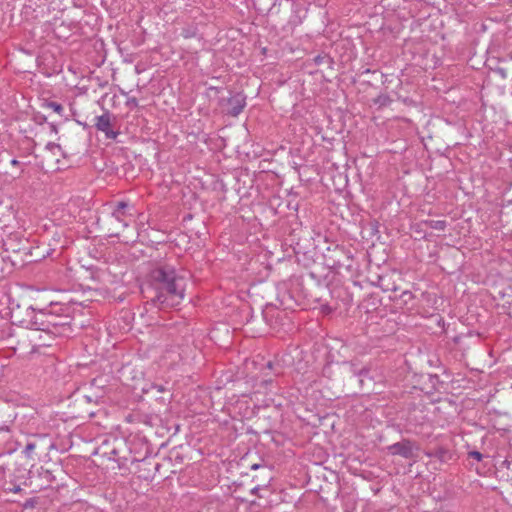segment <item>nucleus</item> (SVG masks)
<instances>
[{
    "label": "nucleus",
    "instance_id": "obj_1",
    "mask_svg": "<svg viewBox=\"0 0 512 512\" xmlns=\"http://www.w3.org/2000/svg\"><path fill=\"white\" fill-rule=\"evenodd\" d=\"M154 285L152 302L160 307H174L184 297L185 279L169 265H161L151 272Z\"/></svg>",
    "mask_w": 512,
    "mask_h": 512
},
{
    "label": "nucleus",
    "instance_id": "obj_2",
    "mask_svg": "<svg viewBox=\"0 0 512 512\" xmlns=\"http://www.w3.org/2000/svg\"><path fill=\"white\" fill-rule=\"evenodd\" d=\"M389 451L393 455H401L405 458L414 456V445L408 441L396 443L389 447Z\"/></svg>",
    "mask_w": 512,
    "mask_h": 512
},
{
    "label": "nucleus",
    "instance_id": "obj_3",
    "mask_svg": "<svg viewBox=\"0 0 512 512\" xmlns=\"http://www.w3.org/2000/svg\"><path fill=\"white\" fill-rule=\"evenodd\" d=\"M95 126L98 130L103 131L108 138L114 139L117 136V133L110 129L111 127V119L109 114H103L96 118Z\"/></svg>",
    "mask_w": 512,
    "mask_h": 512
},
{
    "label": "nucleus",
    "instance_id": "obj_4",
    "mask_svg": "<svg viewBox=\"0 0 512 512\" xmlns=\"http://www.w3.org/2000/svg\"><path fill=\"white\" fill-rule=\"evenodd\" d=\"M128 204L126 202H119L114 210L112 211V218L116 220L122 228H125L129 225L127 221V212Z\"/></svg>",
    "mask_w": 512,
    "mask_h": 512
},
{
    "label": "nucleus",
    "instance_id": "obj_5",
    "mask_svg": "<svg viewBox=\"0 0 512 512\" xmlns=\"http://www.w3.org/2000/svg\"><path fill=\"white\" fill-rule=\"evenodd\" d=\"M51 335L45 331H34L30 334V341L38 346H50Z\"/></svg>",
    "mask_w": 512,
    "mask_h": 512
},
{
    "label": "nucleus",
    "instance_id": "obj_6",
    "mask_svg": "<svg viewBox=\"0 0 512 512\" xmlns=\"http://www.w3.org/2000/svg\"><path fill=\"white\" fill-rule=\"evenodd\" d=\"M231 108L228 109V113L237 116L244 107V99L240 95L233 96L229 99Z\"/></svg>",
    "mask_w": 512,
    "mask_h": 512
},
{
    "label": "nucleus",
    "instance_id": "obj_7",
    "mask_svg": "<svg viewBox=\"0 0 512 512\" xmlns=\"http://www.w3.org/2000/svg\"><path fill=\"white\" fill-rule=\"evenodd\" d=\"M429 227L435 230H444L446 227L445 221L438 220V221H430Z\"/></svg>",
    "mask_w": 512,
    "mask_h": 512
},
{
    "label": "nucleus",
    "instance_id": "obj_8",
    "mask_svg": "<svg viewBox=\"0 0 512 512\" xmlns=\"http://www.w3.org/2000/svg\"><path fill=\"white\" fill-rule=\"evenodd\" d=\"M34 449H35V444L28 443L24 449V453H25L26 457L31 458L32 452L34 451Z\"/></svg>",
    "mask_w": 512,
    "mask_h": 512
},
{
    "label": "nucleus",
    "instance_id": "obj_9",
    "mask_svg": "<svg viewBox=\"0 0 512 512\" xmlns=\"http://www.w3.org/2000/svg\"><path fill=\"white\" fill-rule=\"evenodd\" d=\"M49 107H51L58 114H60L63 111V107L60 104L56 103V102H51L49 104Z\"/></svg>",
    "mask_w": 512,
    "mask_h": 512
},
{
    "label": "nucleus",
    "instance_id": "obj_10",
    "mask_svg": "<svg viewBox=\"0 0 512 512\" xmlns=\"http://www.w3.org/2000/svg\"><path fill=\"white\" fill-rule=\"evenodd\" d=\"M469 456L476 459L477 461H481L482 460V454L478 451H472L469 453Z\"/></svg>",
    "mask_w": 512,
    "mask_h": 512
},
{
    "label": "nucleus",
    "instance_id": "obj_11",
    "mask_svg": "<svg viewBox=\"0 0 512 512\" xmlns=\"http://www.w3.org/2000/svg\"><path fill=\"white\" fill-rule=\"evenodd\" d=\"M11 164H12V165H18V164H19V162H18L16 159H13V160L11 161Z\"/></svg>",
    "mask_w": 512,
    "mask_h": 512
},
{
    "label": "nucleus",
    "instance_id": "obj_12",
    "mask_svg": "<svg viewBox=\"0 0 512 512\" xmlns=\"http://www.w3.org/2000/svg\"><path fill=\"white\" fill-rule=\"evenodd\" d=\"M403 296H408L410 298L411 297V293L405 291V292H403Z\"/></svg>",
    "mask_w": 512,
    "mask_h": 512
},
{
    "label": "nucleus",
    "instance_id": "obj_13",
    "mask_svg": "<svg viewBox=\"0 0 512 512\" xmlns=\"http://www.w3.org/2000/svg\"><path fill=\"white\" fill-rule=\"evenodd\" d=\"M118 230H119L118 228H115V229L113 230L112 234H114V235H118Z\"/></svg>",
    "mask_w": 512,
    "mask_h": 512
},
{
    "label": "nucleus",
    "instance_id": "obj_14",
    "mask_svg": "<svg viewBox=\"0 0 512 512\" xmlns=\"http://www.w3.org/2000/svg\"><path fill=\"white\" fill-rule=\"evenodd\" d=\"M258 467H259V465H258V464H254V465H252V469H257Z\"/></svg>",
    "mask_w": 512,
    "mask_h": 512
},
{
    "label": "nucleus",
    "instance_id": "obj_15",
    "mask_svg": "<svg viewBox=\"0 0 512 512\" xmlns=\"http://www.w3.org/2000/svg\"><path fill=\"white\" fill-rule=\"evenodd\" d=\"M13 491H14V492H18V491H20V488H19V487H15V488L13 489Z\"/></svg>",
    "mask_w": 512,
    "mask_h": 512
}]
</instances>
